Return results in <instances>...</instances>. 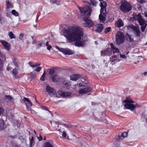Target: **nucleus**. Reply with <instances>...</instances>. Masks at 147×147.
I'll use <instances>...</instances> for the list:
<instances>
[{"label": "nucleus", "instance_id": "a18cd8bd", "mask_svg": "<svg viewBox=\"0 0 147 147\" xmlns=\"http://www.w3.org/2000/svg\"><path fill=\"white\" fill-rule=\"evenodd\" d=\"M41 64L40 62L36 63L34 65V67H36L40 66Z\"/></svg>", "mask_w": 147, "mask_h": 147}, {"label": "nucleus", "instance_id": "c03bdc74", "mask_svg": "<svg viewBox=\"0 0 147 147\" xmlns=\"http://www.w3.org/2000/svg\"><path fill=\"white\" fill-rule=\"evenodd\" d=\"M41 67H37L35 69L36 71L37 72H39L41 69Z\"/></svg>", "mask_w": 147, "mask_h": 147}, {"label": "nucleus", "instance_id": "ea45409f", "mask_svg": "<svg viewBox=\"0 0 147 147\" xmlns=\"http://www.w3.org/2000/svg\"><path fill=\"white\" fill-rule=\"evenodd\" d=\"M91 3L92 4V5L94 6H96V2L94 0H90Z\"/></svg>", "mask_w": 147, "mask_h": 147}, {"label": "nucleus", "instance_id": "bb28decb", "mask_svg": "<svg viewBox=\"0 0 147 147\" xmlns=\"http://www.w3.org/2000/svg\"><path fill=\"white\" fill-rule=\"evenodd\" d=\"M4 126V121L2 119H0V130L3 129Z\"/></svg>", "mask_w": 147, "mask_h": 147}, {"label": "nucleus", "instance_id": "4468645a", "mask_svg": "<svg viewBox=\"0 0 147 147\" xmlns=\"http://www.w3.org/2000/svg\"><path fill=\"white\" fill-rule=\"evenodd\" d=\"M115 25L116 27L120 28L124 26V23L121 19H119L115 22Z\"/></svg>", "mask_w": 147, "mask_h": 147}, {"label": "nucleus", "instance_id": "e433bc0d", "mask_svg": "<svg viewBox=\"0 0 147 147\" xmlns=\"http://www.w3.org/2000/svg\"><path fill=\"white\" fill-rule=\"evenodd\" d=\"M49 69V74L51 76L53 75L54 72V70L53 68H51Z\"/></svg>", "mask_w": 147, "mask_h": 147}, {"label": "nucleus", "instance_id": "473e14b6", "mask_svg": "<svg viewBox=\"0 0 147 147\" xmlns=\"http://www.w3.org/2000/svg\"><path fill=\"white\" fill-rule=\"evenodd\" d=\"M5 57V55L2 52H0V59L2 61L4 59L5 60L6 58Z\"/></svg>", "mask_w": 147, "mask_h": 147}, {"label": "nucleus", "instance_id": "680f3d73", "mask_svg": "<svg viewBox=\"0 0 147 147\" xmlns=\"http://www.w3.org/2000/svg\"><path fill=\"white\" fill-rule=\"evenodd\" d=\"M30 111H31V113H33V114L34 113V112H33V111H32V109H30Z\"/></svg>", "mask_w": 147, "mask_h": 147}, {"label": "nucleus", "instance_id": "f8f14e48", "mask_svg": "<svg viewBox=\"0 0 147 147\" xmlns=\"http://www.w3.org/2000/svg\"><path fill=\"white\" fill-rule=\"evenodd\" d=\"M101 55L104 56L105 55L110 56L112 54L111 49L110 48H107L105 50L101 51Z\"/></svg>", "mask_w": 147, "mask_h": 147}, {"label": "nucleus", "instance_id": "de8ad7c7", "mask_svg": "<svg viewBox=\"0 0 147 147\" xmlns=\"http://www.w3.org/2000/svg\"><path fill=\"white\" fill-rule=\"evenodd\" d=\"M123 136H124V137H126L127 136V132H124L122 133Z\"/></svg>", "mask_w": 147, "mask_h": 147}, {"label": "nucleus", "instance_id": "052dcab7", "mask_svg": "<svg viewBox=\"0 0 147 147\" xmlns=\"http://www.w3.org/2000/svg\"><path fill=\"white\" fill-rule=\"evenodd\" d=\"M49 45V43L48 42H47L46 43V46H48Z\"/></svg>", "mask_w": 147, "mask_h": 147}, {"label": "nucleus", "instance_id": "7ed1b4c3", "mask_svg": "<svg viewBox=\"0 0 147 147\" xmlns=\"http://www.w3.org/2000/svg\"><path fill=\"white\" fill-rule=\"evenodd\" d=\"M78 9L80 13L81 18L83 20H86V18H89L92 11L89 6L86 5L83 7H78Z\"/></svg>", "mask_w": 147, "mask_h": 147}, {"label": "nucleus", "instance_id": "58836bf2", "mask_svg": "<svg viewBox=\"0 0 147 147\" xmlns=\"http://www.w3.org/2000/svg\"><path fill=\"white\" fill-rule=\"evenodd\" d=\"M124 138H125V137L124 136H123L122 134L120 135H119L118 136L116 137V138L117 139L122 140Z\"/></svg>", "mask_w": 147, "mask_h": 147}, {"label": "nucleus", "instance_id": "a878e982", "mask_svg": "<svg viewBox=\"0 0 147 147\" xmlns=\"http://www.w3.org/2000/svg\"><path fill=\"white\" fill-rule=\"evenodd\" d=\"M127 40L130 42H131L134 41V39L132 38L131 36L128 34L127 33Z\"/></svg>", "mask_w": 147, "mask_h": 147}, {"label": "nucleus", "instance_id": "9b49d317", "mask_svg": "<svg viewBox=\"0 0 147 147\" xmlns=\"http://www.w3.org/2000/svg\"><path fill=\"white\" fill-rule=\"evenodd\" d=\"M59 51L66 55H70L74 54V52L71 50L67 48H59Z\"/></svg>", "mask_w": 147, "mask_h": 147}, {"label": "nucleus", "instance_id": "6e6552de", "mask_svg": "<svg viewBox=\"0 0 147 147\" xmlns=\"http://www.w3.org/2000/svg\"><path fill=\"white\" fill-rule=\"evenodd\" d=\"M116 38L117 44L119 45L124 42L125 37L122 32H118L116 34Z\"/></svg>", "mask_w": 147, "mask_h": 147}, {"label": "nucleus", "instance_id": "f257e3e1", "mask_svg": "<svg viewBox=\"0 0 147 147\" xmlns=\"http://www.w3.org/2000/svg\"><path fill=\"white\" fill-rule=\"evenodd\" d=\"M63 35L67 39V43H71L75 42L76 46H83V42L81 41L84 35L83 30L79 27H72L67 29L65 28L63 31Z\"/></svg>", "mask_w": 147, "mask_h": 147}, {"label": "nucleus", "instance_id": "4be33fe9", "mask_svg": "<svg viewBox=\"0 0 147 147\" xmlns=\"http://www.w3.org/2000/svg\"><path fill=\"white\" fill-rule=\"evenodd\" d=\"M57 75H53L51 76V79L53 82H56L57 81Z\"/></svg>", "mask_w": 147, "mask_h": 147}, {"label": "nucleus", "instance_id": "3c124183", "mask_svg": "<svg viewBox=\"0 0 147 147\" xmlns=\"http://www.w3.org/2000/svg\"><path fill=\"white\" fill-rule=\"evenodd\" d=\"M29 64L31 67H34V65H33V64L32 62H30L29 63Z\"/></svg>", "mask_w": 147, "mask_h": 147}, {"label": "nucleus", "instance_id": "cd10ccee", "mask_svg": "<svg viewBox=\"0 0 147 147\" xmlns=\"http://www.w3.org/2000/svg\"><path fill=\"white\" fill-rule=\"evenodd\" d=\"M8 35L11 39L16 38V36L12 32H8Z\"/></svg>", "mask_w": 147, "mask_h": 147}, {"label": "nucleus", "instance_id": "6e6d98bb", "mask_svg": "<svg viewBox=\"0 0 147 147\" xmlns=\"http://www.w3.org/2000/svg\"><path fill=\"white\" fill-rule=\"evenodd\" d=\"M38 138L39 139V141H40L42 139V137L41 136H40L39 137H38Z\"/></svg>", "mask_w": 147, "mask_h": 147}, {"label": "nucleus", "instance_id": "aec40b11", "mask_svg": "<svg viewBox=\"0 0 147 147\" xmlns=\"http://www.w3.org/2000/svg\"><path fill=\"white\" fill-rule=\"evenodd\" d=\"M92 89L91 88L88 87L80 90L78 92H90Z\"/></svg>", "mask_w": 147, "mask_h": 147}, {"label": "nucleus", "instance_id": "b1692460", "mask_svg": "<svg viewBox=\"0 0 147 147\" xmlns=\"http://www.w3.org/2000/svg\"><path fill=\"white\" fill-rule=\"evenodd\" d=\"M100 5L101 8H106L107 6V3L105 1H103L100 2Z\"/></svg>", "mask_w": 147, "mask_h": 147}, {"label": "nucleus", "instance_id": "0e129e2a", "mask_svg": "<svg viewBox=\"0 0 147 147\" xmlns=\"http://www.w3.org/2000/svg\"><path fill=\"white\" fill-rule=\"evenodd\" d=\"M9 69H10V68H9V67H7V70H8V71H9Z\"/></svg>", "mask_w": 147, "mask_h": 147}, {"label": "nucleus", "instance_id": "f704fd0d", "mask_svg": "<svg viewBox=\"0 0 147 147\" xmlns=\"http://www.w3.org/2000/svg\"><path fill=\"white\" fill-rule=\"evenodd\" d=\"M11 13L12 14L16 16H19V14L15 10H12Z\"/></svg>", "mask_w": 147, "mask_h": 147}, {"label": "nucleus", "instance_id": "603ef678", "mask_svg": "<svg viewBox=\"0 0 147 147\" xmlns=\"http://www.w3.org/2000/svg\"><path fill=\"white\" fill-rule=\"evenodd\" d=\"M145 2V0H140L139 1V3L140 4H142Z\"/></svg>", "mask_w": 147, "mask_h": 147}, {"label": "nucleus", "instance_id": "f3484780", "mask_svg": "<svg viewBox=\"0 0 147 147\" xmlns=\"http://www.w3.org/2000/svg\"><path fill=\"white\" fill-rule=\"evenodd\" d=\"M11 73L12 74V75L13 76L14 79H17L18 78V71L17 69L16 68L13 69Z\"/></svg>", "mask_w": 147, "mask_h": 147}, {"label": "nucleus", "instance_id": "5701e85b", "mask_svg": "<svg viewBox=\"0 0 147 147\" xmlns=\"http://www.w3.org/2000/svg\"><path fill=\"white\" fill-rule=\"evenodd\" d=\"M71 86V83L69 82L65 84H64L63 86L65 88L67 89H69L70 88Z\"/></svg>", "mask_w": 147, "mask_h": 147}, {"label": "nucleus", "instance_id": "20e7f679", "mask_svg": "<svg viewBox=\"0 0 147 147\" xmlns=\"http://www.w3.org/2000/svg\"><path fill=\"white\" fill-rule=\"evenodd\" d=\"M123 102L126 103L124 105L126 108L131 111H133L136 107H140L139 104H135L134 102L129 98H126L123 101Z\"/></svg>", "mask_w": 147, "mask_h": 147}, {"label": "nucleus", "instance_id": "5fc2aeb1", "mask_svg": "<svg viewBox=\"0 0 147 147\" xmlns=\"http://www.w3.org/2000/svg\"><path fill=\"white\" fill-rule=\"evenodd\" d=\"M91 104H92V105L93 106H95L96 105H98V104H97V103H95L94 102H92Z\"/></svg>", "mask_w": 147, "mask_h": 147}, {"label": "nucleus", "instance_id": "412c9836", "mask_svg": "<svg viewBox=\"0 0 147 147\" xmlns=\"http://www.w3.org/2000/svg\"><path fill=\"white\" fill-rule=\"evenodd\" d=\"M46 90L47 92H54V91L55 92L54 89L49 85L47 86Z\"/></svg>", "mask_w": 147, "mask_h": 147}, {"label": "nucleus", "instance_id": "4d7b16f0", "mask_svg": "<svg viewBox=\"0 0 147 147\" xmlns=\"http://www.w3.org/2000/svg\"><path fill=\"white\" fill-rule=\"evenodd\" d=\"M144 15L145 17H147V12H146L144 13Z\"/></svg>", "mask_w": 147, "mask_h": 147}, {"label": "nucleus", "instance_id": "f03ea898", "mask_svg": "<svg viewBox=\"0 0 147 147\" xmlns=\"http://www.w3.org/2000/svg\"><path fill=\"white\" fill-rule=\"evenodd\" d=\"M70 78L71 80L74 81H76L80 78L81 79V81L80 83L75 85L76 88H79L81 87H85L87 84V83L86 82L87 78L86 77L83 76L82 75L74 74L71 75Z\"/></svg>", "mask_w": 147, "mask_h": 147}, {"label": "nucleus", "instance_id": "c85d7f7f", "mask_svg": "<svg viewBox=\"0 0 147 147\" xmlns=\"http://www.w3.org/2000/svg\"><path fill=\"white\" fill-rule=\"evenodd\" d=\"M6 4L7 8H9L11 7H13V6L12 4L8 1L6 0Z\"/></svg>", "mask_w": 147, "mask_h": 147}, {"label": "nucleus", "instance_id": "c9c22d12", "mask_svg": "<svg viewBox=\"0 0 147 147\" xmlns=\"http://www.w3.org/2000/svg\"><path fill=\"white\" fill-rule=\"evenodd\" d=\"M61 132L62 133V136L63 138H65V139H68L69 138L68 137V136H67V137H66L67 134L65 131H63V132L61 131Z\"/></svg>", "mask_w": 147, "mask_h": 147}, {"label": "nucleus", "instance_id": "4c0bfd02", "mask_svg": "<svg viewBox=\"0 0 147 147\" xmlns=\"http://www.w3.org/2000/svg\"><path fill=\"white\" fill-rule=\"evenodd\" d=\"M45 147H53V146L49 142H47L45 144Z\"/></svg>", "mask_w": 147, "mask_h": 147}, {"label": "nucleus", "instance_id": "2eb2a0df", "mask_svg": "<svg viewBox=\"0 0 147 147\" xmlns=\"http://www.w3.org/2000/svg\"><path fill=\"white\" fill-rule=\"evenodd\" d=\"M96 27L95 31L97 32L100 33L103 30L104 25L102 24H99L97 25Z\"/></svg>", "mask_w": 147, "mask_h": 147}, {"label": "nucleus", "instance_id": "338daca9", "mask_svg": "<svg viewBox=\"0 0 147 147\" xmlns=\"http://www.w3.org/2000/svg\"><path fill=\"white\" fill-rule=\"evenodd\" d=\"M28 133H29V135H30V132L29 131H28Z\"/></svg>", "mask_w": 147, "mask_h": 147}, {"label": "nucleus", "instance_id": "dca6fc26", "mask_svg": "<svg viewBox=\"0 0 147 147\" xmlns=\"http://www.w3.org/2000/svg\"><path fill=\"white\" fill-rule=\"evenodd\" d=\"M23 100L24 102H25V101H27V102L26 103V107L28 110V111H29V105H30V107H31L32 105V103L28 99V98L24 97Z\"/></svg>", "mask_w": 147, "mask_h": 147}, {"label": "nucleus", "instance_id": "423d86ee", "mask_svg": "<svg viewBox=\"0 0 147 147\" xmlns=\"http://www.w3.org/2000/svg\"><path fill=\"white\" fill-rule=\"evenodd\" d=\"M138 16L137 20L139 25L141 26V29L142 32H144L147 26V22L143 19L140 14H138Z\"/></svg>", "mask_w": 147, "mask_h": 147}, {"label": "nucleus", "instance_id": "bf43d9fd", "mask_svg": "<svg viewBox=\"0 0 147 147\" xmlns=\"http://www.w3.org/2000/svg\"><path fill=\"white\" fill-rule=\"evenodd\" d=\"M38 45L39 47H40L42 46V44L40 43H39L38 44Z\"/></svg>", "mask_w": 147, "mask_h": 147}, {"label": "nucleus", "instance_id": "e2e57ef3", "mask_svg": "<svg viewBox=\"0 0 147 147\" xmlns=\"http://www.w3.org/2000/svg\"><path fill=\"white\" fill-rule=\"evenodd\" d=\"M80 94H83L84 93H86V92H79Z\"/></svg>", "mask_w": 147, "mask_h": 147}, {"label": "nucleus", "instance_id": "1a4fd4ad", "mask_svg": "<svg viewBox=\"0 0 147 147\" xmlns=\"http://www.w3.org/2000/svg\"><path fill=\"white\" fill-rule=\"evenodd\" d=\"M128 27L133 30L136 37H138L140 36L141 32L138 26H135L132 24L129 25Z\"/></svg>", "mask_w": 147, "mask_h": 147}, {"label": "nucleus", "instance_id": "37998d69", "mask_svg": "<svg viewBox=\"0 0 147 147\" xmlns=\"http://www.w3.org/2000/svg\"><path fill=\"white\" fill-rule=\"evenodd\" d=\"M6 99L9 101H10L12 99V98L10 96L7 95L6 96Z\"/></svg>", "mask_w": 147, "mask_h": 147}, {"label": "nucleus", "instance_id": "c756f323", "mask_svg": "<svg viewBox=\"0 0 147 147\" xmlns=\"http://www.w3.org/2000/svg\"><path fill=\"white\" fill-rule=\"evenodd\" d=\"M12 62L16 67H18V61L16 60V59L15 57L13 58Z\"/></svg>", "mask_w": 147, "mask_h": 147}, {"label": "nucleus", "instance_id": "6ab92c4d", "mask_svg": "<svg viewBox=\"0 0 147 147\" xmlns=\"http://www.w3.org/2000/svg\"><path fill=\"white\" fill-rule=\"evenodd\" d=\"M101 14H100L99 16V18L100 22L105 23L106 20L105 16Z\"/></svg>", "mask_w": 147, "mask_h": 147}, {"label": "nucleus", "instance_id": "774afa93", "mask_svg": "<svg viewBox=\"0 0 147 147\" xmlns=\"http://www.w3.org/2000/svg\"><path fill=\"white\" fill-rule=\"evenodd\" d=\"M34 132L35 134H36V131L35 130H34Z\"/></svg>", "mask_w": 147, "mask_h": 147}, {"label": "nucleus", "instance_id": "09e8293b", "mask_svg": "<svg viewBox=\"0 0 147 147\" xmlns=\"http://www.w3.org/2000/svg\"><path fill=\"white\" fill-rule=\"evenodd\" d=\"M120 56L121 57L123 58L126 59L127 58V57L125 55V54L124 55H121L120 54Z\"/></svg>", "mask_w": 147, "mask_h": 147}, {"label": "nucleus", "instance_id": "13d9d810", "mask_svg": "<svg viewBox=\"0 0 147 147\" xmlns=\"http://www.w3.org/2000/svg\"><path fill=\"white\" fill-rule=\"evenodd\" d=\"M143 74L144 76H146L147 74V71L144 72Z\"/></svg>", "mask_w": 147, "mask_h": 147}, {"label": "nucleus", "instance_id": "9d476101", "mask_svg": "<svg viewBox=\"0 0 147 147\" xmlns=\"http://www.w3.org/2000/svg\"><path fill=\"white\" fill-rule=\"evenodd\" d=\"M86 20H83L85 22L83 24V26L85 27L90 28L92 27L94 25V23L89 18H86Z\"/></svg>", "mask_w": 147, "mask_h": 147}, {"label": "nucleus", "instance_id": "864d4df0", "mask_svg": "<svg viewBox=\"0 0 147 147\" xmlns=\"http://www.w3.org/2000/svg\"><path fill=\"white\" fill-rule=\"evenodd\" d=\"M51 47H52L51 45H49L48 46H47V50H50Z\"/></svg>", "mask_w": 147, "mask_h": 147}, {"label": "nucleus", "instance_id": "393cba45", "mask_svg": "<svg viewBox=\"0 0 147 147\" xmlns=\"http://www.w3.org/2000/svg\"><path fill=\"white\" fill-rule=\"evenodd\" d=\"M106 8H101L100 14H101L104 16H106Z\"/></svg>", "mask_w": 147, "mask_h": 147}, {"label": "nucleus", "instance_id": "2f4dec72", "mask_svg": "<svg viewBox=\"0 0 147 147\" xmlns=\"http://www.w3.org/2000/svg\"><path fill=\"white\" fill-rule=\"evenodd\" d=\"M117 56L116 55L113 56L110 58V61L112 62H114L117 59Z\"/></svg>", "mask_w": 147, "mask_h": 147}, {"label": "nucleus", "instance_id": "ddd939ff", "mask_svg": "<svg viewBox=\"0 0 147 147\" xmlns=\"http://www.w3.org/2000/svg\"><path fill=\"white\" fill-rule=\"evenodd\" d=\"M0 42L4 47L5 49L9 51L10 49V45L8 42L3 40H1Z\"/></svg>", "mask_w": 147, "mask_h": 147}, {"label": "nucleus", "instance_id": "a19ab883", "mask_svg": "<svg viewBox=\"0 0 147 147\" xmlns=\"http://www.w3.org/2000/svg\"><path fill=\"white\" fill-rule=\"evenodd\" d=\"M3 67V64L2 62V61L0 59V71L2 70Z\"/></svg>", "mask_w": 147, "mask_h": 147}, {"label": "nucleus", "instance_id": "7c9ffc66", "mask_svg": "<svg viewBox=\"0 0 147 147\" xmlns=\"http://www.w3.org/2000/svg\"><path fill=\"white\" fill-rule=\"evenodd\" d=\"M46 75V73L45 71L44 70L42 75L40 78V80L42 81H45V77Z\"/></svg>", "mask_w": 147, "mask_h": 147}, {"label": "nucleus", "instance_id": "49530a36", "mask_svg": "<svg viewBox=\"0 0 147 147\" xmlns=\"http://www.w3.org/2000/svg\"><path fill=\"white\" fill-rule=\"evenodd\" d=\"M34 138L33 137H31V139H30V146H31L33 142Z\"/></svg>", "mask_w": 147, "mask_h": 147}, {"label": "nucleus", "instance_id": "8fccbe9b", "mask_svg": "<svg viewBox=\"0 0 147 147\" xmlns=\"http://www.w3.org/2000/svg\"><path fill=\"white\" fill-rule=\"evenodd\" d=\"M3 109L0 107V115L3 113Z\"/></svg>", "mask_w": 147, "mask_h": 147}, {"label": "nucleus", "instance_id": "69168bd1", "mask_svg": "<svg viewBox=\"0 0 147 147\" xmlns=\"http://www.w3.org/2000/svg\"><path fill=\"white\" fill-rule=\"evenodd\" d=\"M64 125L66 127H67V125L65 124H64Z\"/></svg>", "mask_w": 147, "mask_h": 147}, {"label": "nucleus", "instance_id": "79ce46f5", "mask_svg": "<svg viewBox=\"0 0 147 147\" xmlns=\"http://www.w3.org/2000/svg\"><path fill=\"white\" fill-rule=\"evenodd\" d=\"M24 36V35L23 34H20L19 38L21 40H23V38Z\"/></svg>", "mask_w": 147, "mask_h": 147}, {"label": "nucleus", "instance_id": "0eeeda50", "mask_svg": "<svg viewBox=\"0 0 147 147\" xmlns=\"http://www.w3.org/2000/svg\"><path fill=\"white\" fill-rule=\"evenodd\" d=\"M49 94L51 96L54 97H66L73 96V94L71 92H48Z\"/></svg>", "mask_w": 147, "mask_h": 147}, {"label": "nucleus", "instance_id": "a211bd4d", "mask_svg": "<svg viewBox=\"0 0 147 147\" xmlns=\"http://www.w3.org/2000/svg\"><path fill=\"white\" fill-rule=\"evenodd\" d=\"M110 45L111 46V49L113 50V53H119V50L118 48H116L113 44L112 43H111L110 44Z\"/></svg>", "mask_w": 147, "mask_h": 147}, {"label": "nucleus", "instance_id": "72a5a7b5", "mask_svg": "<svg viewBox=\"0 0 147 147\" xmlns=\"http://www.w3.org/2000/svg\"><path fill=\"white\" fill-rule=\"evenodd\" d=\"M111 29V28L110 27H107L105 29L104 33L105 34H107L108 32H109Z\"/></svg>", "mask_w": 147, "mask_h": 147}, {"label": "nucleus", "instance_id": "39448f33", "mask_svg": "<svg viewBox=\"0 0 147 147\" xmlns=\"http://www.w3.org/2000/svg\"><path fill=\"white\" fill-rule=\"evenodd\" d=\"M119 9L121 11L124 12H128L132 9V6L127 1H122L121 4L119 6Z\"/></svg>", "mask_w": 147, "mask_h": 147}]
</instances>
